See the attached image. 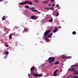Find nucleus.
Wrapping results in <instances>:
<instances>
[{
    "mask_svg": "<svg viewBox=\"0 0 78 78\" xmlns=\"http://www.w3.org/2000/svg\"><path fill=\"white\" fill-rule=\"evenodd\" d=\"M73 78H78V77L76 76H72Z\"/></svg>",
    "mask_w": 78,
    "mask_h": 78,
    "instance_id": "dca6fc26",
    "label": "nucleus"
},
{
    "mask_svg": "<svg viewBox=\"0 0 78 78\" xmlns=\"http://www.w3.org/2000/svg\"><path fill=\"white\" fill-rule=\"evenodd\" d=\"M58 69H56V70L55 71L54 73H56L57 72H58Z\"/></svg>",
    "mask_w": 78,
    "mask_h": 78,
    "instance_id": "a878e982",
    "label": "nucleus"
},
{
    "mask_svg": "<svg viewBox=\"0 0 78 78\" xmlns=\"http://www.w3.org/2000/svg\"><path fill=\"white\" fill-rule=\"evenodd\" d=\"M34 67H33L31 68L30 69V70L31 71H34Z\"/></svg>",
    "mask_w": 78,
    "mask_h": 78,
    "instance_id": "f8f14e48",
    "label": "nucleus"
},
{
    "mask_svg": "<svg viewBox=\"0 0 78 78\" xmlns=\"http://www.w3.org/2000/svg\"><path fill=\"white\" fill-rule=\"evenodd\" d=\"M45 1H44V2H43V4H44V3H45Z\"/></svg>",
    "mask_w": 78,
    "mask_h": 78,
    "instance_id": "c9c22d12",
    "label": "nucleus"
},
{
    "mask_svg": "<svg viewBox=\"0 0 78 78\" xmlns=\"http://www.w3.org/2000/svg\"><path fill=\"white\" fill-rule=\"evenodd\" d=\"M58 9H56V10H58Z\"/></svg>",
    "mask_w": 78,
    "mask_h": 78,
    "instance_id": "09e8293b",
    "label": "nucleus"
},
{
    "mask_svg": "<svg viewBox=\"0 0 78 78\" xmlns=\"http://www.w3.org/2000/svg\"><path fill=\"white\" fill-rule=\"evenodd\" d=\"M5 55H8L9 54V52H5Z\"/></svg>",
    "mask_w": 78,
    "mask_h": 78,
    "instance_id": "393cba45",
    "label": "nucleus"
},
{
    "mask_svg": "<svg viewBox=\"0 0 78 78\" xmlns=\"http://www.w3.org/2000/svg\"><path fill=\"white\" fill-rule=\"evenodd\" d=\"M49 22H53V18H52V17H51L50 18V19L49 20Z\"/></svg>",
    "mask_w": 78,
    "mask_h": 78,
    "instance_id": "1a4fd4ad",
    "label": "nucleus"
},
{
    "mask_svg": "<svg viewBox=\"0 0 78 78\" xmlns=\"http://www.w3.org/2000/svg\"><path fill=\"white\" fill-rule=\"evenodd\" d=\"M26 11H28V10H27Z\"/></svg>",
    "mask_w": 78,
    "mask_h": 78,
    "instance_id": "3c124183",
    "label": "nucleus"
},
{
    "mask_svg": "<svg viewBox=\"0 0 78 78\" xmlns=\"http://www.w3.org/2000/svg\"><path fill=\"white\" fill-rule=\"evenodd\" d=\"M73 74L74 75H78V71L77 70H76V71H75L73 73Z\"/></svg>",
    "mask_w": 78,
    "mask_h": 78,
    "instance_id": "6e6552de",
    "label": "nucleus"
},
{
    "mask_svg": "<svg viewBox=\"0 0 78 78\" xmlns=\"http://www.w3.org/2000/svg\"><path fill=\"white\" fill-rule=\"evenodd\" d=\"M30 76V74H28V76Z\"/></svg>",
    "mask_w": 78,
    "mask_h": 78,
    "instance_id": "c03bdc74",
    "label": "nucleus"
},
{
    "mask_svg": "<svg viewBox=\"0 0 78 78\" xmlns=\"http://www.w3.org/2000/svg\"><path fill=\"white\" fill-rule=\"evenodd\" d=\"M48 6H49V4H48Z\"/></svg>",
    "mask_w": 78,
    "mask_h": 78,
    "instance_id": "864d4df0",
    "label": "nucleus"
},
{
    "mask_svg": "<svg viewBox=\"0 0 78 78\" xmlns=\"http://www.w3.org/2000/svg\"><path fill=\"white\" fill-rule=\"evenodd\" d=\"M49 6H51V4H49Z\"/></svg>",
    "mask_w": 78,
    "mask_h": 78,
    "instance_id": "79ce46f5",
    "label": "nucleus"
},
{
    "mask_svg": "<svg viewBox=\"0 0 78 78\" xmlns=\"http://www.w3.org/2000/svg\"><path fill=\"white\" fill-rule=\"evenodd\" d=\"M49 29H50V30H49V33H50V31H51V30H53V27H49Z\"/></svg>",
    "mask_w": 78,
    "mask_h": 78,
    "instance_id": "ddd939ff",
    "label": "nucleus"
},
{
    "mask_svg": "<svg viewBox=\"0 0 78 78\" xmlns=\"http://www.w3.org/2000/svg\"><path fill=\"white\" fill-rule=\"evenodd\" d=\"M59 64V62L58 61H57L55 63V64Z\"/></svg>",
    "mask_w": 78,
    "mask_h": 78,
    "instance_id": "412c9836",
    "label": "nucleus"
},
{
    "mask_svg": "<svg viewBox=\"0 0 78 78\" xmlns=\"http://www.w3.org/2000/svg\"><path fill=\"white\" fill-rule=\"evenodd\" d=\"M5 45L7 47H9V45Z\"/></svg>",
    "mask_w": 78,
    "mask_h": 78,
    "instance_id": "e433bc0d",
    "label": "nucleus"
},
{
    "mask_svg": "<svg viewBox=\"0 0 78 78\" xmlns=\"http://www.w3.org/2000/svg\"><path fill=\"white\" fill-rule=\"evenodd\" d=\"M25 6L26 8H29V6L28 5H26Z\"/></svg>",
    "mask_w": 78,
    "mask_h": 78,
    "instance_id": "b1692460",
    "label": "nucleus"
},
{
    "mask_svg": "<svg viewBox=\"0 0 78 78\" xmlns=\"http://www.w3.org/2000/svg\"><path fill=\"white\" fill-rule=\"evenodd\" d=\"M76 70V69L75 67H73L71 69V70L72 72H74Z\"/></svg>",
    "mask_w": 78,
    "mask_h": 78,
    "instance_id": "0eeeda50",
    "label": "nucleus"
},
{
    "mask_svg": "<svg viewBox=\"0 0 78 78\" xmlns=\"http://www.w3.org/2000/svg\"><path fill=\"white\" fill-rule=\"evenodd\" d=\"M53 15H54V14H53Z\"/></svg>",
    "mask_w": 78,
    "mask_h": 78,
    "instance_id": "6e6d98bb",
    "label": "nucleus"
},
{
    "mask_svg": "<svg viewBox=\"0 0 78 78\" xmlns=\"http://www.w3.org/2000/svg\"><path fill=\"white\" fill-rule=\"evenodd\" d=\"M48 1H46V2H45V3L46 4H47V3H48Z\"/></svg>",
    "mask_w": 78,
    "mask_h": 78,
    "instance_id": "2f4dec72",
    "label": "nucleus"
},
{
    "mask_svg": "<svg viewBox=\"0 0 78 78\" xmlns=\"http://www.w3.org/2000/svg\"><path fill=\"white\" fill-rule=\"evenodd\" d=\"M62 70H60V72H62Z\"/></svg>",
    "mask_w": 78,
    "mask_h": 78,
    "instance_id": "49530a36",
    "label": "nucleus"
},
{
    "mask_svg": "<svg viewBox=\"0 0 78 78\" xmlns=\"http://www.w3.org/2000/svg\"><path fill=\"white\" fill-rule=\"evenodd\" d=\"M42 75V74H38L34 73L33 74V76H35V77H40V76H41Z\"/></svg>",
    "mask_w": 78,
    "mask_h": 78,
    "instance_id": "7ed1b4c3",
    "label": "nucleus"
},
{
    "mask_svg": "<svg viewBox=\"0 0 78 78\" xmlns=\"http://www.w3.org/2000/svg\"><path fill=\"white\" fill-rule=\"evenodd\" d=\"M29 9L31 10V9H32V8H30V9Z\"/></svg>",
    "mask_w": 78,
    "mask_h": 78,
    "instance_id": "37998d69",
    "label": "nucleus"
},
{
    "mask_svg": "<svg viewBox=\"0 0 78 78\" xmlns=\"http://www.w3.org/2000/svg\"><path fill=\"white\" fill-rule=\"evenodd\" d=\"M53 75H54V76H56V75H57L56 74V73H53Z\"/></svg>",
    "mask_w": 78,
    "mask_h": 78,
    "instance_id": "bb28decb",
    "label": "nucleus"
},
{
    "mask_svg": "<svg viewBox=\"0 0 78 78\" xmlns=\"http://www.w3.org/2000/svg\"><path fill=\"white\" fill-rule=\"evenodd\" d=\"M58 7H59V5H58V4H56V6L55 8H58Z\"/></svg>",
    "mask_w": 78,
    "mask_h": 78,
    "instance_id": "cd10ccee",
    "label": "nucleus"
},
{
    "mask_svg": "<svg viewBox=\"0 0 78 78\" xmlns=\"http://www.w3.org/2000/svg\"><path fill=\"white\" fill-rule=\"evenodd\" d=\"M30 75H31V74H30Z\"/></svg>",
    "mask_w": 78,
    "mask_h": 78,
    "instance_id": "5fc2aeb1",
    "label": "nucleus"
},
{
    "mask_svg": "<svg viewBox=\"0 0 78 78\" xmlns=\"http://www.w3.org/2000/svg\"><path fill=\"white\" fill-rule=\"evenodd\" d=\"M58 27L59 28H61V27L60 26H58Z\"/></svg>",
    "mask_w": 78,
    "mask_h": 78,
    "instance_id": "ea45409f",
    "label": "nucleus"
},
{
    "mask_svg": "<svg viewBox=\"0 0 78 78\" xmlns=\"http://www.w3.org/2000/svg\"><path fill=\"white\" fill-rule=\"evenodd\" d=\"M3 0H0V1H2Z\"/></svg>",
    "mask_w": 78,
    "mask_h": 78,
    "instance_id": "8fccbe9b",
    "label": "nucleus"
},
{
    "mask_svg": "<svg viewBox=\"0 0 78 78\" xmlns=\"http://www.w3.org/2000/svg\"><path fill=\"white\" fill-rule=\"evenodd\" d=\"M32 12H35L36 11V12H38V11L36 10H31Z\"/></svg>",
    "mask_w": 78,
    "mask_h": 78,
    "instance_id": "2eb2a0df",
    "label": "nucleus"
},
{
    "mask_svg": "<svg viewBox=\"0 0 78 78\" xmlns=\"http://www.w3.org/2000/svg\"><path fill=\"white\" fill-rule=\"evenodd\" d=\"M46 10H49V8H46Z\"/></svg>",
    "mask_w": 78,
    "mask_h": 78,
    "instance_id": "473e14b6",
    "label": "nucleus"
},
{
    "mask_svg": "<svg viewBox=\"0 0 78 78\" xmlns=\"http://www.w3.org/2000/svg\"><path fill=\"white\" fill-rule=\"evenodd\" d=\"M49 60H50L49 61V63H51V65H53V62L55 61V57H50L49 58Z\"/></svg>",
    "mask_w": 78,
    "mask_h": 78,
    "instance_id": "f03ea898",
    "label": "nucleus"
},
{
    "mask_svg": "<svg viewBox=\"0 0 78 78\" xmlns=\"http://www.w3.org/2000/svg\"><path fill=\"white\" fill-rule=\"evenodd\" d=\"M66 58H67V59H71V58H72V56H67Z\"/></svg>",
    "mask_w": 78,
    "mask_h": 78,
    "instance_id": "4468645a",
    "label": "nucleus"
},
{
    "mask_svg": "<svg viewBox=\"0 0 78 78\" xmlns=\"http://www.w3.org/2000/svg\"><path fill=\"white\" fill-rule=\"evenodd\" d=\"M24 30L25 31H28V29L26 28L25 29H24Z\"/></svg>",
    "mask_w": 78,
    "mask_h": 78,
    "instance_id": "a211bd4d",
    "label": "nucleus"
},
{
    "mask_svg": "<svg viewBox=\"0 0 78 78\" xmlns=\"http://www.w3.org/2000/svg\"><path fill=\"white\" fill-rule=\"evenodd\" d=\"M48 38H49V35H48V36H47V37H45V39L46 41L47 42H49V41H48Z\"/></svg>",
    "mask_w": 78,
    "mask_h": 78,
    "instance_id": "423d86ee",
    "label": "nucleus"
},
{
    "mask_svg": "<svg viewBox=\"0 0 78 78\" xmlns=\"http://www.w3.org/2000/svg\"><path fill=\"white\" fill-rule=\"evenodd\" d=\"M59 13H57V14H56V16L57 17H58V16H59Z\"/></svg>",
    "mask_w": 78,
    "mask_h": 78,
    "instance_id": "c85d7f7f",
    "label": "nucleus"
},
{
    "mask_svg": "<svg viewBox=\"0 0 78 78\" xmlns=\"http://www.w3.org/2000/svg\"><path fill=\"white\" fill-rule=\"evenodd\" d=\"M53 35V34L52 33L49 34V38H51L52 37L51 36Z\"/></svg>",
    "mask_w": 78,
    "mask_h": 78,
    "instance_id": "9b49d317",
    "label": "nucleus"
},
{
    "mask_svg": "<svg viewBox=\"0 0 78 78\" xmlns=\"http://www.w3.org/2000/svg\"><path fill=\"white\" fill-rule=\"evenodd\" d=\"M62 58H67V55H63L62 56Z\"/></svg>",
    "mask_w": 78,
    "mask_h": 78,
    "instance_id": "6ab92c4d",
    "label": "nucleus"
},
{
    "mask_svg": "<svg viewBox=\"0 0 78 78\" xmlns=\"http://www.w3.org/2000/svg\"><path fill=\"white\" fill-rule=\"evenodd\" d=\"M48 61H49V58L48 59Z\"/></svg>",
    "mask_w": 78,
    "mask_h": 78,
    "instance_id": "de8ad7c7",
    "label": "nucleus"
},
{
    "mask_svg": "<svg viewBox=\"0 0 78 78\" xmlns=\"http://www.w3.org/2000/svg\"><path fill=\"white\" fill-rule=\"evenodd\" d=\"M39 68H40V66L39 67Z\"/></svg>",
    "mask_w": 78,
    "mask_h": 78,
    "instance_id": "603ef678",
    "label": "nucleus"
},
{
    "mask_svg": "<svg viewBox=\"0 0 78 78\" xmlns=\"http://www.w3.org/2000/svg\"><path fill=\"white\" fill-rule=\"evenodd\" d=\"M21 5H26V4H30V5H33V3L31 1H25L23 2H20V3Z\"/></svg>",
    "mask_w": 78,
    "mask_h": 78,
    "instance_id": "f257e3e1",
    "label": "nucleus"
},
{
    "mask_svg": "<svg viewBox=\"0 0 78 78\" xmlns=\"http://www.w3.org/2000/svg\"><path fill=\"white\" fill-rule=\"evenodd\" d=\"M49 63V66H52L53 65H51V63Z\"/></svg>",
    "mask_w": 78,
    "mask_h": 78,
    "instance_id": "58836bf2",
    "label": "nucleus"
},
{
    "mask_svg": "<svg viewBox=\"0 0 78 78\" xmlns=\"http://www.w3.org/2000/svg\"><path fill=\"white\" fill-rule=\"evenodd\" d=\"M76 67H78V65H76Z\"/></svg>",
    "mask_w": 78,
    "mask_h": 78,
    "instance_id": "a18cd8bd",
    "label": "nucleus"
},
{
    "mask_svg": "<svg viewBox=\"0 0 78 78\" xmlns=\"http://www.w3.org/2000/svg\"><path fill=\"white\" fill-rule=\"evenodd\" d=\"M68 71H72V69H68Z\"/></svg>",
    "mask_w": 78,
    "mask_h": 78,
    "instance_id": "f704fd0d",
    "label": "nucleus"
},
{
    "mask_svg": "<svg viewBox=\"0 0 78 78\" xmlns=\"http://www.w3.org/2000/svg\"><path fill=\"white\" fill-rule=\"evenodd\" d=\"M34 2H35V3H37V2H38V0H35V1H34Z\"/></svg>",
    "mask_w": 78,
    "mask_h": 78,
    "instance_id": "c756f323",
    "label": "nucleus"
},
{
    "mask_svg": "<svg viewBox=\"0 0 78 78\" xmlns=\"http://www.w3.org/2000/svg\"><path fill=\"white\" fill-rule=\"evenodd\" d=\"M38 12L39 14H41V12H39V11H38V12Z\"/></svg>",
    "mask_w": 78,
    "mask_h": 78,
    "instance_id": "a19ab883",
    "label": "nucleus"
},
{
    "mask_svg": "<svg viewBox=\"0 0 78 78\" xmlns=\"http://www.w3.org/2000/svg\"><path fill=\"white\" fill-rule=\"evenodd\" d=\"M50 1L51 2H55V0H50Z\"/></svg>",
    "mask_w": 78,
    "mask_h": 78,
    "instance_id": "7c9ffc66",
    "label": "nucleus"
},
{
    "mask_svg": "<svg viewBox=\"0 0 78 78\" xmlns=\"http://www.w3.org/2000/svg\"><path fill=\"white\" fill-rule=\"evenodd\" d=\"M2 20H6V17H5V16H3L2 17Z\"/></svg>",
    "mask_w": 78,
    "mask_h": 78,
    "instance_id": "9d476101",
    "label": "nucleus"
},
{
    "mask_svg": "<svg viewBox=\"0 0 78 78\" xmlns=\"http://www.w3.org/2000/svg\"><path fill=\"white\" fill-rule=\"evenodd\" d=\"M54 9V8L53 7H51L49 8V9L51 10H53Z\"/></svg>",
    "mask_w": 78,
    "mask_h": 78,
    "instance_id": "5701e85b",
    "label": "nucleus"
},
{
    "mask_svg": "<svg viewBox=\"0 0 78 78\" xmlns=\"http://www.w3.org/2000/svg\"><path fill=\"white\" fill-rule=\"evenodd\" d=\"M76 34V32H75V31H74L73 32V35Z\"/></svg>",
    "mask_w": 78,
    "mask_h": 78,
    "instance_id": "4be33fe9",
    "label": "nucleus"
},
{
    "mask_svg": "<svg viewBox=\"0 0 78 78\" xmlns=\"http://www.w3.org/2000/svg\"><path fill=\"white\" fill-rule=\"evenodd\" d=\"M9 38L10 39H12V34H11L9 36Z\"/></svg>",
    "mask_w": 78,
    "mask_h": 78,
    "instance_id": "aec40b11",
    "label": "nucleus"
},
{
    "mask_svg": "<svg viewBox=\"0 0 78 78\" xmlns=\"http://www.w3.org/2000/svg\"><path fill=\"white\" fill-rule=\"evenodd\" d=\"M49 33V30H48L47 32H45L44 34V37H47V34Z\"/></svg>",
    "mask_w": 78,
    "mask_h": 78,
    "instance_id": "20e7f679",
    "label": "nucleus"
},
{
    "mask_svg": "<svg viewBox=\"0 0 78 78\" xmlns=\"http://www.w3.org/2000/svg\"><path fill=\"white\" fill-rule=\"evenodd\" d=\"M55 6V4H53L52 5V7H54V6Z\"/></svg>",
    "mask_w": 78,
    "mask_h": 78,
    "instance_id": "72a5a7b5",
    "label": "nucleus"
},
{
    "mask_svg": "<svg viewBox=\"0 0 78 78\" xmlns=\"http://www.w3.org/2000/svg\"><path fill=\"white\" fill-rule=\"evenodd\" d=\"M58 28L57 27H55V29H54L53 30V31L52 32V33H55L56 32L58 31Z\"/></svg>",
    "mask_w": 78,
    "mask_h": 78,
    "instance_id": "39448f33",
    "label": "nucleus"
},
{
    "mask_svg": "<svg viewBox=\"0 0 78 78\" xmlns=\"http://www.w3.org/2000/svg\"><path fill=\"white\" fill-rule=\"evenodd\" d=\"M34 8H35L34 7V8H32V9L34 10V9H34Z\"/></svg>",
    "mask_w": 78,
    "mask_h": 78,
    "instance_id": "4c0bfd02",
    "label": "nucleus"
},
{
    "mask_svg": "<svg viewBox=\"0 0 78 78\" xmlns=\"http://www.w3.org/2000/svg\"><path fill=\"white\" fill-rule=\"evenodd\" d=\"M31 19H35V16H32Z\"/></svg>",
    "mask_w": 78,
    "mask_h": 78,
    "instance_id": "f3484780",
    "label": "nucleus"
}]
</instances>
